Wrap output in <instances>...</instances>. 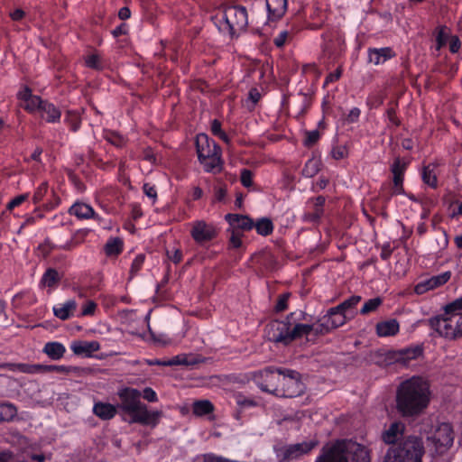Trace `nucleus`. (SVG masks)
Instances as JSON below:
<instances>
[{"label": "nucleus", "instance_id": "22", "mask_svg": "<svg viewBox=\"0 0 462 462\" xmlns=\"http://www.w3.org/2000/svg\"><path fill=\"white\" fill-rule=\"evenodd\" d=\"M77 309L75 300H68L63 303L53 306V314L61 320L69 319Z\"/></svg>", "mask_w": 462, "mask_h": 462}, {"label": "nucleus", "instance_id": "29", "mask_svg": "<svg viewBox=\"0 0 462 462\" xmlns=\"http://www.w3.org/2000/svg\"><path fill=\"white\" fill-rule=\"evenodd\" d=\"M318 442L316 440H309L304 441L302 443H298L294 445H291L287 448V455L288 456H299L301 454L308 453L312 448H314L317 446Z\"/></svg>", "mask_w": 462, "mask_h": 462}, {"label": "nucleus", "instance_id": "43", "mask_svg": "<svg viewBox=\"0 0 462 462\" xmlns=\"http://www.w3.org/2000/svg\"><path fill=\"white\" fill-rule=\"evenodd\" d=\"M235 400H236V404L240 407V408H249V407H254V406H256L257 405V402L254 401V399H251V398H248L241 393H237L235 395Z\"/></svg>", "mask_w": 462, "mask_h": 462}, {"label": "nucleus", "instance_id": "21", "mask_svg": "<svg viewBox=\"0 0 462 462\" xmlns=\"http://www.w3.org/2000/svg\"><path fill=\"white\" fill-rule=\"evenodd\" d=\"M404 428V424L402 422H393L389 428L383 432V440L387 444L395 443L402 437Z\"/></svg>", "mask_w": 462, "mask_h": 462}, {"label": "nucleus", "instance_id": "34", "mask_svg": "<svg viewBox=\"0 0 462 462\" xmlns=\"http://www.w3.org/2000/svg\"><path fill=\"white\" fill-rule=\"evenodd\" d=\"M17 414L15 406L12 403H1L0 404V422L10 421Z\"/></svg>", "mask_w": 462, "mask_h": 462}, {"label": "nucleus", "instance_id": "10", "mask_svg": "<svg viewBox=\"0 0 462 462\" xmlns=\"http://www.w3.org/2000/svg\"><path fill=\"white\" fill-rule=\"evenodd\" d=\"M437 453H444L454 442V431L451 424L447 422L439 423L433 433L428 437Z\"/></svg>", "mask_w": 462, "mask_h": 462}, {"label": "nucleus", "instance_id": "26", "mask_svg": "<svg viewBox=\"0 0 462 462\" xmlns=\"http://www.w3.org/2000/svg\"><path fill=\"white\" fill-rule=\"evenodd\" d=\"M69 213L81 219H88L95 217V212L92 207L82 202L74 203L69 209Z\"/></svg>", "mask_w": 462, "mask_h": 462}, {"label": "nucleus", "instance_id": "32", "mask_svg": "<svg viewBox=\"0 0 462 462\" xmlns=\"http://www.w3.org/2000/svg\"><path fill=\"white\" fill-rule=\"evenodd\" d=\"M312 330L316 331V325L301 323L295 324L292 328L291 327V341L303 336L309 335Z\"/></svg>", "mask_w": 462, "mask_h": 462}, {"label": "nucleus", "instance_id": "5", "mask_svg": "<svg viewBox=\"0 0 462 462\" xmlns=\"http://www.w3.org/2000/svg\"><path fill=\"white\" fill-rule=\"evenodd\" d=\"M424 453L422 441L418 437H409L401 445L390 448L383 462H421Z\"/></svg>", "mask_w": 462, "mask_h": 462}, {"label": "nucleus", "instance_id": "9", "mask_svg": "<svg viewBox=\"0 0 462 462\" xmlns=\"http://www.w3.org/2000/svg\"><path fill=\"white\" fill-rule=\"evenodd\" d=\"M304 389L299 373L292 370L282 371L277 396L293 398L301 394Z\"/></svg>", "mask_w": 462, "mask_h": 462}, {"label": "nucleus", "instance_id": "44", "mask_svg": "<svg viewBox=\"0 0 462 462\" xmlns=\"http://www.w3.org/2000/svg\"><path fill=\"white\" fill-rule=\"evenodd\" d=\"M319 161L316 159H311L307 162L303 171L307 177H312L319 171Z\"/></svg>", "mask_w": 462, "mask_h": 462}, {"label": "nucleus", "instance_id": "18", "mask_svg": "<svg viewBox=\"0 0 462 462\" xmlns=\"http://www.w3.org/2000/svg\"><path fill=\"white\" fill-rule=\"evenodd\" d=\"M265 5L271 21L279 20L287 10V0H265Z\"/></svg>", "mask_w": 462, "mask_h": 462}, {"label": "nucleus", "instance_id": "58", "mask_svg": "<svg viewBox=\"0 0 462 462\" xmlns=\"http://www.w3.org/2000/svg\"><path fill=\"white\" fill-rule=\"evenodd\" d=\"M252 173L250 171L244 170L241 172V182L245 187H250L252 185Z\"/></svg>", "mask_w": 462, "mask_h": 462}, {"label": "nucleus", "instance_id": "40", "mask_svg": "<svg viewBox=\"0 0 462 462\" xmlns=\"http://www.w3.org/2000/svg\"><path fill=\"white\" fill-rule=\"evenodd\" d=\"M192 364H194V361L189 360V357L184 354L175 356L171 359H167L166 363V365H168L169 366L189 365Z\"/></svg>", "mask_w": 462, "mask_h": 462}, {"label": "nucleus", "instance_id": "15", "mask_svg": "<svg viewBox=\"0 0 462 462\" xmlns=\"http://www.w3.org/2000/svg\"><path fill=\"white\" fill-rule=\"evenodd\" d=\"M422 354V349L420 346L409 347L398 351H393L388 354L391 361L399 363L402 365H408L412 360L417 359Z\"/></svg>", "mask_w": 462, "mask_h": 462}, {"label": "nucleus", "instance_id": "23", "mask_svg": "<svg viewBox=\"0 0 462 462\" xmlns=\"http://www.w3.org/2000/svg\"><path fill=\"white\" fill-rule=\"evenodd\" d=\"M40 116L48 123H56L60 119V110L53 104L44 101L39 111Z\"/></svg>", "mask_w": 462, "mask_h": 462}, {"label": "nucleus", "instance_id": "56", "mask_svg": "<svg viewBox=\"0 0 462 462\" xmlns=\"http://www.w3.org/2000/svg\"><path fill=\"white\" fill-rule=\"evenodd\" d=\"M319 138V133L317 130H313L307 133L306 139L304 141V143L306 145H311L314 143H316Z\"/></svg>", "mask_w": 462, "mask_h": 462}, {"label": "nucleus", "instance_id": "24", "mask_svg": "<svg viewBox=\"0 0 462 462\" xmlns=\"http://www.w3.org/2000/svg\"><path fill=\"white\" fill-rule=\"evenodd\" d=\"M399 330V322L394 319L379 322L376 325V333L379 337L395 336Z\"/></svg>", "mask_w": 462, "mask_h": 462}, {"label": "nucleus", "instance_id": "41", "mask_svg": "<svg viewBox=\"0 0 462 462\" xmlns=\"http://www.w3.org/2000/svg\"><path fill=\"white\" fill-rule=\"evenodd\" d=\"M422 180L424 183L434 188L437 185V178L433 170L430 166L424 167L422 171Z\"/></svg>", "mask_w": 462, "mask_h": 462}, {"label": "nucleus", "instance_id": "25", "mask_svg": "<svg viewBox=\"0 0 462 462\" xmlns=\"http://www.w3.org/2000/svg\"><path fill=\"white\" fill-rule=\"evenodd\" d=\"M324 203H325V199L323 197L316 198L311 202L313 209L311 211L306 212L303 216V219L308 222L318 221L323 214Z\"/></svg>", "mask_w": 462, "mask_h": 462}, {"label": "nucleus", "instance_id": "6", "mask_svg": "<svg viewBox=\"0 0 462 462\" xmlns=\"http://www.w3.org/2000/svg\"><path fill=\"white\" fill-rule=\"evenodd\" d=\"M198 157L206 171L221 170V152L217 143L208 134H199L196 138Z\"/></svg>", "mask_w": 462, "mask_h": 462}, {"label": "nucleus", "instance_id": "4", "mask_svg": "<svg viewBox=\"0 0 462 462\" xmlns=\"http://www.w3.org/2000/svg\"><path fill=\"white\" fill-rule=\"evenodd\" d=\"M213 20L218 31L228 36L239 33L248 24L247 11L242 5H223L217 10Z\"/></svg>", "mask_w": 462, "mask_h": 462}, {"label": "nucleus", "instance_id": "37", "mask_svg": "<svg viewBox=\"0 0 462 462\" xmlns=\"http://www.w3.org/2000/svg\"><path fill=\"white\" fill-rule=\"evenodd\" d=\"M85 64L87 67L95 69H101L104 67L101 57L98 53H90L87 55L85 58Z\"/></svg>", "mask_w": 462, "mask_h": 462}, {"label": "nucleus", "instance_id": "1", "mask_svg": "<svg viewBox=\"0 0 462 462\" xmlns=\"http://www.w3.org/2000/svg\"><path fill=\"white\" fill-rule=\"evenodd\" d=\"M431 400L430 385L421 376H412L400 383L396 392V406L403 416L423 412Z\"/></svg>", "mask_w": 462, "mask_h": 462}, {"label": "nucleus", "instance_id": "17", "mask_svg": "<svg viewBox=\"0 0 462 462\" xmlns=\"http://www.w3.org/2000/svg\"><path fill=\"white\" fill-rule=\"evenodd\" d=\"M225 219L230 226L228 231H236L243 234L244 231L250 230L254 227L253 220L245 215L226 214Z\"/></svg>", "mask_w": 462, "mask_h": 462}, {"label": "nucleus", "instance_id": "47", "mask_svg": "<svg viewBox=\"0 0 462 462\" xmlns=\"http://www.w3.org/2000/svg\"><path fill=\"white\" fill-rule=\"evenodd\" d=\"M152 340L162 346H171L173 344V340L166 334H153L152 333Z\"/></svg>", "mask_w": 462, "mask_h": 462}, {"label": "nucleus", "instance_id": "59", "mask_svg": "<svg viewBox=\"0 0 462 462\" xmlns=\"http://www.w3.org/2000/svg\"><path fill=\"white\" fill-rule=\"evenodd\" d=\"M288 32L287 31H282L275 38H274V44L277 46V47H282L284 45V43L286 42V40L288 38Z\"/></svg>", "mask_w": 462, "mask_h": 462}, {"label": "nucleus", "instance_id": "8", "mask_svg": "<svg viewBox=\"0 0 462 462\" xmlns=\"http://www.w3.org/2000/svg\"><path fill=\"white\" fill-rule=\"evenodd\" d=\"M282 374V371L280 369L266 368L254 372L253 374V380L263 392L277 396Z\"/></svg>", "mask_w": 462, "mask_h": 462}, {"label": "nucleus", "instance_id": "52", "mask_svg": "<svg viewBox=\"0 0 462 462\" xmlns=\"http://www.w3.org/2000/svg\"><path fill=\"white\" fill-rule=\"evenodd\" d=\"M290 296H291L290 293H283L279 297L277 303L275 305L276 311L280 312V311H283L287 309V302H288Z\"/></svg>", "mask_w": 462, "mask_h": 462}, {"label": "nucleus", "instance_id": "12", "mask_svg": "<svg viewBox=\"0 0 462 462\" xmlns=\"http://www.w3.org/2000/svg\"><path fill=\"white\" fill-rule=\"evenodd\" d=\"M217 230L213 223L199 219L190 223V236L198 244H204L214 239Z\"/></svg>", "mask_w": 462, "mask_h": 462}, {"label": "nucleus", "instance_id": "19", "mask_svg": "<svg viewBox=\"0 0 462 462\" xmlns=\"http://www.w3.org/2000/svg\"><path fill=\"white\" fill-rule=\"evenodd\" d=\"M70 349L75 355L90 356L93 352H97L100 349V344L95 340H76L70 344Z\"/></svg>", "mask_w": 462, "mask_h": 462}, {"label": "nucleus", "instance_id": "35", "mask_svg": "<svg viewBox=\"0 0 462 462\" xmlns=\"http://www.w3.org/2000/svg\"><path fill=\"white\" fill-rule=\"evenodd\" d=\"M254 226L261 236H268L273 230V222L266 217L259 219L255 224H254Z\"/></svg>", "mask_w": 462, "mask_h": 462}, {"label": "nucleus", "instance_id": "63", "mask_svg": "<svg viewBox=\"0 0 462 462\" xmlns=\"http://www.w3.org/2000/svg\"><path fill=\"white\" fill-rule=\"evenodd\" d=\"M359 116H360V110L357 107H354L349 111L347 119L350 122H355L358 119Z\"/></svg>", "mask_w": 462, "mask_h": 462}, {"label": "nucleus", "instance_id": "53", "mask_svg": "<svg viewBox=\"0 0 462 462\" xmlns=\"http://www.w3.org/2000/svg\"><path fill=\"white\" fill-rule=\"evenodd\" d=\"M96 308H97V304L94 301L89 300V301L86 302L85 305L83 306L81 315L82 316L93 315L96 310Z\"/></svg>", "mask_w": 462, "mask_h": 462}, {"label": "nucleus", "instance_id": "42", "mask_svg": "<svg viewBox=\"0 0 462 462\" xmlns=\"http://www.w3.org/2000/svg\"><path fill=\"white\" fill-rule=\"evenodd\" d=\"M460 310H462V296L444 307L446 315L458 314L457 311Z\"/></svg>", "mask_w": 462, "mask_h": 462}, {"label": "nucleus", "instance_id": "54", "mask_svg": "<svg viewBox=\"0 0 462 462\" xmlns=\"http://www.w3.org/2000/svg\"><path fill=\"white\" fill-rule=\"evenodd\" d=\"M42 367H43L42 365H22L21 371L23 373L34 374V373L42 371Z\"/></svg>", "mask_w": 462, "mask_h": 462}, {"label": "nucleus", "instance_id": "51", "mask_svg": "<svg viewBox=\"0 0 462 462\" xmlns=\"http://www.w3.org/2000/svg\"><path fill=\"white\" fill-rule=\"evenodd\" d=\"M393 194H402L403 193V176L393 175Z\"/></svg>", "mask_w": 462, "mask_h": 462}, {"label": "nucleus", "instance_id": "7", "mask_svg": "<svg viewBox=\"0 0 462 462\" xmlns=\"http://www.w3.org/2000/svg\"><path fill=\"white\" fill-rule=\"evenodd\" d=\"M430 327L441 337L455 338L462 337V314H444L429 320Z\"/></svg>", "mask_w": 462, "mask_h": 462}, {"label": "nucleus", "instance_id": "31", "mask_svg": "<svg viewBox=\"0 0 462 462\" xmlns=\"http://www.w3.org/2000/svg\"><path fill=\"white\" fill-rule=\"evenodd\" d=\"M94 413L103 419L109 420L116 414V408L110 403L97 402L93 407Z\"/></svg>", "mask_w": 462, "mask_h": 462}, {"label": "nucleus", "instance_id": "28", "mask_svg": "<svg viewBox=\"0 0 462 462\" xmlns=\"http://www.w3.org/2000/svg\"><path fill=\"white\" fill-rule=\"evenodd\" d=\"M43 352L52 360H59L64 356L66 348L60 342H48L43 347Z\"/></svg>", "mask_w": 462, "mask_h": 462}, {"label": "nucleus", "instance_id": "38", "mask_svg": "<svg viewBox=\"0 0 462 462\" xmlns=\"http://www.w3.org/2000/svg\"><path fill=\"white\" fill-rule=\"evenodd\" d=\"M382 304V300L379 297L368 300L360 310L363 315L374 311Z\"/></svg>", "mask_w": 462, "mask_h": 462}, {"label": "nucleus", "instance_id": "46", "mask_svg": "<svg viewBox=\"0 0 462 462\" xmlns=\"http://www.w3.org/2000/svg\"><path fill=\"white\" fill-rule=\"evenodd\" d=\"M47 192H48V183L42 182L34 191V194L32 197L33 203L34 204L40 203L42 200V199L44 198V196L47 194Z\"/></svg>", "mask_w": 462, "mask_h": 462}, {"label": "nucleus", "instance_id": "2", "mask_svg": "<svg viewBox=\"0 0 462 462\" xmlns=\"http://www.w3.org/2000/svg\"><path fill=\"white\" fill-rule=\"evenodd\" d=\"M118 396L121 400V409L132 417V422L152 427L158 424L162 411H149L146 405L140 402V391L125 387L119 390Z\"/></svg>", "mask_w": 462, "mask_h": 462}, {"label": "nucleus", "instance_id": "39", "mask_svg": "<svg viewBox=\"0 0 462 462\" xmlns=\"http://www.w3.org/2000/svg\"><path fill=\"white\" fill-rule=\"evenodd\" d=\"M407 165L408 162L404 159L396 158L391 166L393 175L403 176Z\"/></svg>", "mask_w": 462, "mask_h": 462}, {"label": "nucleus", "instance_id": "20", "mask_svg": "<svg viewBox=\"0 0 462 462\" xmlns=\"http://www.w3.org/2000/svg\"><path fill=\"white\" fill-rule=\"evenodd\" d=\"M395 53L390 47L374 48L368 50V60L374 65H380L394 57Z\"/></svg>", "mask_w": 462, "mask_h": 462}, {"label": "nucleus", "instance_id": "27", "mask_svg": "<svg viewBox=\"0 0 462 462\" xmlns=\"http://www.w3.org/2000/svg\"><path fill=\"white\" fill-rule=\"evenodd\" d=\"M361 300V297L358 295L351 296L350 298L344 300L342 303L335 307V310H339L345 314H347V317L353 319L355 316V310L356 305Z\"/></svg>", "mask_w": 462, "mask_h": 462}, {"label": "nucleus", "instance_id": "14", "mask_svg": "<svg viewBox=\"0 0 462 462\" xmlns=\"http://www.w3.org/2000/svg\"><path fill=\"white\" fill-rule=\"evenodd\" d=\"M17 97L20 100L21 106L30 113H39L44 102L39 96L33 95L27 87H24L17 93Z\"/></svg>", "mask_w": 462, "mask_h": 462}, {"label": "nucleus", "instance_id": "64", "mask_svg": "<svg viewBox=\"0 0 462 462\" xmlns=\"http://www.w3.org/2000/svg\"><path fill=\"white\" fill-rule=\"evenodd\" d=\"M118 16L122 20H126L131 16V11L127 7H122L118 12Z\"/></svg>", "mask_w": 462, "mask_h": 462}, {"label": "nucleus", "instance_id": "62", "mask_svg": "<svg viewBox=\"0 0 462 462\" xmlns=\"http://www.w3.org/2000/svg\"><path fill=\"white\" fill-rule=\"evenodd\" d=\"M24 16L25 12L20 8H17L10 13V17L13 21H21Z\"/></svg>", "mask_w": 462, "mask_h": 462}, {"label": "nucleus", "instance_id": "13", "mask_svg": "<svg viewBox=\"0 0 462 462\" xmlns=\"http://www.w3.org/2000/svg\"><path fill=\"white\" fill-rule=\"evenodd\" d=\"M267 335L272 341L289 344L291 341V325L286 321H273L268 326Z\"/></svg>", "mask_w": 462, "mask_h": 462}, {"label": "nucleus", "instance_id": "55", "mask_svg": "<svg viewBox=\"0 0 462 462\" xmlns=\"http://www.w3.org/2000/svg\"><path fill=\"white\" fill-rule=\"evenodd\" d=\"M143 192L144 194L152 199V200H155L156 198H157V191H156V189L154 186L149 184V183H145L143 187Z\"/></svg>", "mask_w": 462, "mask_h": 462}, {"label": "nucleus", "instance_id": "16", "mask_svg": "<svg viewBox=\"0 0 462 462\" xmlns=\"http://www.w3.org/2000/svg\"><path fill=\"white\" fill-rule=\"evenodd\" d=\"M450 277L451 273L449 271L432 276L427 280L419 282L415 286V291L418 294H422L430 290H433L437 287L445 284L450 279Z\"/></svg>", "mask_w": 462, "mask_h": 462}, {"label": "nucleus", "instance_id": "11", "mask_svg": "<svg viewBox=\"0 0 462 462\" xmlns=\"http://www.w3.org/2000/svg\"><path fill=\"white\" fill-rule=\"evenodd\" d=\"M349 319H351L347 317V314L343 313L339 310H335V307L331 308L326 315L319 319L316 324V332L327 333L331 329L343 326Z\"/></svg>", "mask_w": 462, "mask_h": 462}, {"label": "nucleus", "instance_id": "49", "mask_svg": "<svg viewBox=\"0 0 462 462\" xmlns=\"http://www.w3.org/2000/svg\"><path fill=\"white\" fill-rule=\"evenodd\" d=\"M29 198V193L21 194L15 198H14L10 202L7 204V209L12 210L14 208L20 206L22 203H23L27 199Z\"/></svg>", "mask_w": 462, "mask_h": 462}, {"label": "nucleus", "instance_id": "33", "mask_svg": "<svg viewBox=\"0 0 462 462\" xmlns=\"http://www.w3.org/2000/svg\"><path fill=\"white\" fill-rule=\"evenodd\" d=\"M213 404L208 400L195 402L192 406L193 413L197 416H203L213 411Z\"/></svg>", "mask_w": 462, "mask_h": 462}, {"label": "nucleus", "instance_id": "61", "mask_svg": "<svg viewBox=\"0 0 462 462\" xmlns=\"http://www.w3.org/2000/svg\"><path fill=\"white\" fill-rule=\"evenodd\" d=\"M449 51L452 53H456L458 51L460 48V42L457 36H451L449 40Z\"/></svg>", "mask_w": 462, "mask_h": 462}, {"label": "nucleus", "instance_id": "30", "mask_svg": "<svg viewBox=\"0 0 462 462\" xmlns=\"http://www.w3.org/2000/svg\"><path fill=\"white\" fill-rule=\"evenodd\" d=\"M124 242L119 237H110L105 245L104 250L107 256H117L123 251Z\"/></svg>", "mask_w": 462, "mask_h": 462}, {"label": "nucleus", "instance_id": "36", "mask_svg": "<svg viewBox=\"0 0 462 462\" xmlns=\"http://www.w3.org/2000/svg\"><path fill=\"white\" fill-rule=\"evenodd\" d=\"M58 281V272L54 269H48L42 275L41 283L45 287L52 288Z\"/></svg>", "mask_w": 462, "mask_h": 462}, {"label": "nucleus", "instance_id": "3", "mask_svg": "<svg viewBox=\"0 0 462 462\" xmlns=\"http://www.w3.org/2000/svg\"><path fill=\"white\" fill-rule=\"evenodd\" d=\"M315 462H370L368 452L362 445L350 441L328 444Z\"/></svg>", "mask_w": 462, "mask_h": 462}, {"label": "nucleus", "instance_id": "48", "mask_svg": "<svg viewBox=\"0 0 462 462\" xmlns=\"http://www.w3.org/2000/svg\"><path fill=\"white\" fill-rule=\"evenodd\" d=\"M450 37L451 36H449L448 29L447 28H441L439 31V33H438V36H437L438 49H440L445 44L449 42Z\"/></svg>", "mask_w": 462, "mask_h": 462}, {"label": "nucleus", "instance_id": "50", "mask_svg": "<svg viewBox=\"0 0 462 462\" xmlns=\"http://www.w3.org/2000/svg\"><path fill=\"white\" fill-rule=\"evenodd\" d=\"M231 233L229 243L231 247L239 248L242 245V236L243 234L241 232L236 231H229Z\"/></svg>", "mask_w": 462, "mask_h": 462}, {"label": "nucleus", "instance_id": "45", "mask_svg": "<svg viewBox=\"0 0 462 462\" xmlns=\"http://www.w3.org/2000/svg\"><path fill=\"white\" fill-rule=\"evenodd\" d=\"M211 132L214 135L219 137L221 140H223L225 143H228L229 139L226 134L222 131L221 129V124L217 120H213L211 123Z\"/></svg>", "mask_w": 462, "mask_h": 462}, {"label": "nucleus", "instance_id": "57", "mask_svg": "<svg viewBox=\"0 0 462 462\" xmlns=\"http://www.w3.org/2000/svg\"><path fill=\"white\" fill-rule=\"evenodd\" d=\"M143 397L146 401L152 402H157V400H158L156 393L150 387H146L143 390Z\"/></svg>", "mask_w": 462, "mask_h": 462}, {"label": "nucleus", "instance_id": "60", "mask_svg": "<svg viewBox=\"0 0 462 462\" xmlns=\"http://www.w3.org/2000/svg\"><path fill=\"white\" fill-rule=\"evenodd\" d=\"M42 371L44 372H57V373H66L68 372V368L64 365H43Z\"/></svg>", "mask_w": 462, "mask_h": 462}]
</instances>
